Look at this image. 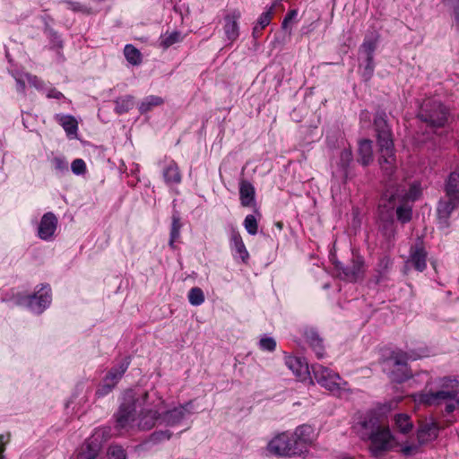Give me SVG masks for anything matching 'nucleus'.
Listing matches in <instances>:
<instances>
[{
  "mask_svg": "<svg viewBox=\"0 0 459 459\" xmlns=\"http://www.w3.org/2000/svg\"><path fill=\"white\" fill-rule=\"evenodd\" d=\"M419 117L431 127H442L447 122L448 111L441 102L429 99L422 103Z\"/></svg>",
  "mask_w": 459,
  "mask_h": 459,
  "instance_id": "8",
  "label": "nucleus"
},
{
  "mask_svg": "<svg viewBox=\"0 0 459 459\" xmlns=\"http://www.w3.org/2000/svg\"><path fill=\"white\" fill-rule=\"evenodd\" d=\"M297 15L298 12L296 10L290 11L282 22V28L287 29L289 24L297 17Z\"/></svg>",
  "mask_w": 459,
  "mask_h": 459,
  "instance_id": "47",
  "label": "nucleus"
},
{
  "mask_svg": "<svg viewBox=\"0 0 459 459\" xmlns=\"http://www.w3.org/2000/svg\"><path fill=\"white\" fill-rule=\"evenodd\" d=\"M394 428L402 434H407L413 429L411 417L406 413H397L394 417Z\"/></svg>",
  "mask_w": 459,
  "mask_h": 459,
  "instance_id": "27",
  "label": "nucleus"
},
{
  "mask_svg": "<svg viewBox=\"0 0 459 459\" xmlns=\"http://www.w3.org/2000/svg\"><path fill=\"white\" fill-rule=\"evenodd\" d=\"M244 228L250 235H255L258 231V221L257 218L254 214H248L246 216L244 222Z\"/></svg>",
  "mask_w": 459,
  "mask_h": 459,
  "instance_id": "37",
  "label": "nucleus"
},
{
  "mask_svg": "<svg viewBox=\"0 0 459 459\" xmlns=\"http://www.w3.org/2000/svg\"><path fill=\"white\" fill-rule=\"evenodd\" d=\"M281 3L278 0H275L273 4L267 8L265 12H264L258 18L256 24L254 27V33H257L264 30L267 25L270 24L273 10L276 8V6L280 5Z\"/></svg>",
  "mask_w": 459,
  "mask_h": 459,
  "instance_id": "26",
  "label": "nucleus"
},
{
  "mask_svg": "<svg viewBox=\"0 0 459 459\" xmlns=\"http://www.w3.org/2000/svg\"><path fill=\"white\" fill-rule=\"evenodd\" d=\"M368 450L374 456H381L400 446L396 437L387 426L375 427L368 436Z\"/></svg>",
  "mask_w": 459,
  "mask_h": 459,
  "instance_id": "6",
  "label": "nucleus"
},
{
  "mask_svg": "<svg viewBox=\"0 0 459 459\" xmlns=\"http://www.w3.org/2000/svg\"><path fill=\"white\" fill-rule=\"evenodd\" d=\"M163 104V99L160 96L150 95L144 98L139 105L141 113L151 111L153 108Z\"/></svg>",
  "mask_w": 459,
  "mask_h": 459,
  "instance_id": "31",
  "label": "nucleus"
},
{
  "mask_svg": "<svg viewBox=\"0 0 459 459\" xmlns=\"http://www.w3.org/2000/svg\"><path fill=\"white\" fill-rule=\"evenodd\" d=\"M266 451L268 454L276 456H296L290 432L284 431L272 437L267 443Z\"/></svg>",
  "mask_w": 459,
  "mask_h": 459,
  "instance_id": "11",
  "label": "nucleus"
},
{
  "mask_svg": "<svg viewBox=\"0 0 459 459\" xmlns=\"http://www.w3.org/2000/svg\"><path fill=\"white\" fill-rule=\"evenodd\" d=\"M310 345L318 358H322L324 356V347L322 341L318 338V336L315 335L312 337Z\"/></svg>",
  "mask_w": 459,
  "mask_h": 459,
  "instance_id": "43",
  "label": "nucleus"
},
{
  "mask_svg": "<svg viewBox=\"0 0 459 459\" xmlns=\"http://www.w3.org/2000/svg\"><path fill=\"white\" fill-rule=\"evenodd\" d=\"M454 16V26H455V28L459 30V5L455 6Z\"/></svg>",
  "mask_w": 459,
  "mask_h": 459,
  "instance_id": "51",
  "label": "nucleus"
},
{
  "mask_svg": "<svg viewBox=\"0 0 459 459\" xmlns=\"http://www.w3.org/2000/svg\"><path fill=\"white\" fill-rule=\"evenodd\" d=\"M285 364L300 381L308 378L309 368L305 359L289 355L285 357Z\"/></svg>",
  "mask_w": 459,
  "mask_h": 459,
  "instance_id": "17",
  "label": "nucleus"
},
{
  "mask_svg": "<svg viewBox=\"0 0 459 459\" xmlns=\"http://www.w3.org/2000/svg\"><path fill=\"white\" fill-rule=\"evenodd\" d=\"M14 78L17 82V91L20 92H24L26 83H29L38 90L44 91L48 98L61 99L63 97V94L55 88H45L43 82L31 74H15Z\"/></svg>",
  "mask_w": 459,
  "mask_h": 459,
  "instance_id": "14",
  "label": "nucleus"
},
{
  "mask_svg": "<svg viewBox=\"0 0 459 459\" xmlns=\"http://www.w3.org/2000/svg\"><path fill=\"white\" fill-rule=\"evenodd\" d=\"M427 355V351L424 350H420L419 352L396 351L385 361L384 368L385 370H390V377L393 381L402 383L410 377L407 361L419 359Z\"/></svg>",
  "mask_w": 459,
  "mask_h": 459,
  "instance_id": "5",
  "label": "nucleus"
},
{
  "mask_svg": "<svg viewBox=\"0 0 459 459\" xmlns=\"http://www.w3.org/2000/svg\"><path fill=\"white\" fill-rule=\"evenodd\" d=\"M374 124L380 152L379 164L383 172L391 176L396 169L391 130L383 116H377Z\"/></svg>",
  "mask_w": 459,
  "mask_h": 459,
  "instance_id": "3",
  "label": "nucleus"
},
{
  "mask_svg": "<svg viewBox=\"0 0 459 459\" xmlns=\"http://www.w3.org/2000/svg\"><path fill=\"white\" fill-rule=\"evenodd\" d=\"M401 451L405 455H412L418 452V446L405 444L401 446Z\"/></svg>",
  "mask_w": 459,
  "mask_h": 459,
  "instance_id": "46",
  "label": "nucleus"
},
{
  "mask_svg": "<svg viewBox=\"0 0 459 459\" xmlns=\"http://www.w3.org/2000/svg\"><path fill=\"white\" fill-rule=\"evenodd\" d=\"M363 268V261L358 257L350 268L342 269L343 278L350 281H355L361 278L364 272Z\"/></svg>",
  "mask_w": 459,
  "mask_h": 459,
  "instance_id": "25",
  "label": "nucleus"
},
{
  "mask_svg": "<svg viewBox=\"0 0 459 459\" xmlns=\"http://www.w3.org/2000/svg\"><path fill=\"white\" fill-rule=\"evenodd\" d=\"M71 169L75 175H83L86 172V164L82 159H75L71 164Z\"/></svg>",
  "mask_w": 459,
  "mask_h": 459,
  "instance_id": "42",
  "label": "nucleus"
},
{
  "mask_svg": "<svg viewBox=\"0 0 459 459\" xmlns=\"http://www.w3.org/2000/svg\"><path fill=\"white\" fill-rule=\"evenodd\" d=\"M58 220L53 212L45 213L38 226V237L45 241L52 240L56 230Z\"/></svg>",
  "mask_w": 459,
  "mask_h": 459,
  "instance_id": "16",
  "label": "nucleus"
},
{
  "mask_svg": "<svg viewBox=\"0 0 459 459\" xmlns=\"http://www.w3.org/2000/svg\"><path fill=\"white\" fill-rule=\"evenodd\" d=\"M230 244L234 258L239 259L243 264H247L249 253L238 231L232 230Z\"/></svg>",
  "mask_w": 459,
  "mask_h": 459,
  "instance_id": "18",
  "label": "nucleus"
},
{
  "mask_svg": "<svg viewBox=\"0 0 459 459\" xmlns=\"http://www.w3.org/2000/svg\"><path fill=\"white\" fill-rule=\"evenodd\" d=\"M171 437V433L168 430L166 431H160V432H155L152 434V438L155 440H165L169 439Z\"/></svg>",
  "mask_w": 459,
  "mask_h": 459,
  "instance_id": "50",
  "label": "nucleus"
},
{
  "mask_svg": "<svg viewBox=\"0 0 459 459\" xmlns=\"http://www.w3.org/2000/svg\"><path fill=\"white\" fill-rule=\"evenodd\" d=\"M445 3L455 6L459 5V0H444Z\"/></svg>",
  "mask_w": 459,
  "mask_h": 459,
  "instance_id": "53",
  "label": "nucleus"
},
{
  "mask_svg": "<svg viewBox=\"0 0 459 459\" xmlns=\"http://www.w3.org/2000/svg\"><path fill=\"white\" fill-rule=\"evenodd\" d=\"M437 435V428L434 423H425L418 430L417 437L420 444H424Z\"/></svg>",
  "mask_w": 459,
  "mask_h": 459,
  "instance_id": "29",
  "label": "nucleus"
},
{
  "mask_svg": "<svg viewBox=\"0 0 459 459\" xmlns=\"http://www.w3.org/2000/svg\"><path fill=\"white\" fill-rule=\"evenodd\" d=\"M147 395H148L147 393H144L143 394V399H145L147 397Z\"/></svg>",
  "mask_w": 459,
  "mask_h": 459,
  "instance_id": "55",
  "label": "nucleus"
},
{
  "mask_svg": "<svg viewBox=\"0 0 459 459\" xmlns=\"http://www.w3.org/2000/svg\"><path fill=\"white\" fill-rule=\"evenodd\" d=\"M20 303L31 312L40 314L51 303L50 288L47 285L41 286L33 295L22 298Z\"/></svg>",
  "mask_w": 459,
  "mask_h": 459,
  "instance_id": "12",
  "label": "nucleus"
},
{
  "mask_svg": "<svg viewBox=\"0 0 459 459\" xmlns=\"http://www.w3.org/2000/svg\"><path fill=\"white\" fill-rule=\"evenodd\" d=\"M420 195V185L414 182L408 188L405 186H400L394 193L387 191L385 196L388 198L392 208L396 207L397 220L402 223H406L411 221L412 214L410 203H413Z\"/></svg>",
  "mask_w": 459,
  "mask_h": 459,
  "instance_id": "4",
  "label": "nucleus"
},
{
  "mask_svg": "<svg viewBox=\"0 0 459 459\" xmlns=\"http://www.w3.org/2000/svg\"><path fill=\"white\" fill-rule=\"evenodd\" d=\"M126 59L133 65H138L142 62L141 52L133 45H126L124 48Z\"/></svg>",
  "mask_w": 459,
  "mask_h": 459,
  "instance_id": "33",
  "label": "nucleus"
},
{
  "mask_svg": "<svg viewBox=\"0 0 459 459\" xmlns=\"http://www.w3.org/2000/svg\"><path fill=\"white\" fill-rule=\"evenodd\" d=\"M259 347L265 351H273L276 348V342L272 337L264 336L259 341Z\"/></svg>",
  "mask_w": 459,
  "mask_h": 459,
  "instance_id": "40",
  "label": "nucleus"
},
{
  "mask_svg": "<svg viewBox=\"0 0 459 459\" xmlns=\"http://www.w3.org/2000/svg\"><path fill=\"white\" fill-rule=\"evenodd\" d=\"M393 226H394V221H391L390 222H388V224L386 225V229L385 230V234L387 236V237H392L394 236V229H393Z\"/></svg>",
  "mask_w": 459,
  "mask_h": 459,
  "instance_id": "52",
  "label": "nucleus"
},
{
  "mask_svg": "<svg viewBox=\"0 0 459 459\" xmlns=\"http://www.w3.org/2000/svg\"><path fill=\"white\" fill-rule=\"evenodd\" d=\"M407 264H411L416 270L422 272L427 265V252L425 249L420 246L411 247Z\"/></svg>",
  "mask_w": 459,
  "mask_h": 459,
  "instance_id": "21",
  "label": "nucleus"
},
{
  "mask_svg": "<svg viewBox=\"0 0 459 459\" xmlns=\"http://www.w3.org/2000/svg\"><path fill=\"white\" fill-rule=\"evenodd\" d=\"M446 192L447 196L453 198H459V173L454 172L449 176L448 181L446 186Z\"/></svg>",
  "mask_w": 459,
  "mask_h": 459,
  "instance_id": "32",
  "label": "nucleus"
},
{
  "mask_svg": "<svg viewBox=\"0 0 459 459\" xmlns=\"http://www.w3.org/2000/svg\"><path fill=\"white\" fill-rule=\"evenodd\" d=\"M239 199L244 207L255 206V190L250 182L242 180L239 183Z\"/></svg>",
  "mask_w": 459,
  "mask_h": 459,
  "instance_id": "20",
  "label": "nucleus"
},
{
  "mask_svg": "<svg viewBox=\"0 0 459 459\" xmlns=\"http://www.w3.org/2000/svg\"><path fill=\"white\" fill-rule=\"evenodd\" d=\"M4 450V446H0V459H4V456H3V452Z\"/></svg>",
  "mask_w": 459,
  "mask_h": 459,
  "instance_id": "54",
  "label": "nucleus"
},
{
  "mask_svg": "<svg viewBox=\"0 0 459 459\" xmlns=\"http://www.w3.org/2000/svg\"><path fill=\"white\" fill-rule=\"evenodd\" d=\"M156 407L160 411L161 424L169 427L179 425L187 415L192 413V402L170 408L162 398L159 397Z\"/></svg>",
  "mask_w": 459,
  "mask_h": 459,
  "instance_id": "9",
  "label": "nucleus"
},
{
  "mask_svg": "<svg viewBox=\"0 0 459 459\" xmlns=\"http://www.w3.org/2000/svg\"><path fill=\"white\" fill-rule=\"evenodd\" d=\"M188 300L193 306H200L203 304L204 302L203 290L198 287L192 288L188 293Z\"/></svg>",
  "mask_w": 459,
  "mask_h": 459,
  "instance_id": "36",
  "label": "nucleus"
},
{
  "mask_svg": "<svg viewBox=\"0 0 459 459\" xmlns=\"http://www.w3.org/2000/svg\"><path fill=\"white\" fill-rule=\"evenodd\" d=\"M108 459H126L125 450L119 446H111L108 452Z\"/></svg>",
  "mask_w": 459,
  "mask_h": 459,
  "instance_id": "41",
  "label": "nucleus"
},
{
  "mask_svg": "<svg viewBox=\"0 0 459 459\" xmlns=\"http://www.w3.org/2000/svg\"><path fill=\"white\" fill-rule=\"evenodd\" d=\"M359 162L363 166H368L373 160L372 141L363 139L359 142Z\"/></svg>",
  "mask_w": 459,
  "mask_h": 459,
  "instance_id": "24",
  "label": "nucleus"
},
{
  "mask_svg": "<svg viewBox=\"0 0 459 459\" xmlns=\"http://www.w3.org/2000/svg\"><path fill=\"white\" fill-rule=\"evenodd\" d=\"M138 398L132 390L126 392L124 402L115 415V428L121 433H133L138 430H150L161 424L160 411L156 403L152 408L143 409L136 413Z\"/></svg>",
  "mask_w": 459,
  "mask_h": 459,
  "instance_id": "1",
  "label": "nucleus"
},
{
  "mask_svg": "<svg viewBox=\"0 0 459 459\" xmlns=\"http://www.w3.org/2000/svg\"><path fill=\"white\" fill-rule=\"evenodd\" d=\"M239 18L240 12L237 10L228 13L224 18L225 23L223 29L226 38L230 43L234 42L238 38L239 30L238 22Z\"/></svg>",
  "mask_w": 459,
  "mask_h": 459,
  "instance_id": "19",
  "label": "nucleus"
},
{
  "mask_svg": "<svg viewBox=\"0 0 459 459\" xmlns=\"http://www.w3.org/2000/svg\"><path fill=\"white\" fill-rule=\"evenodd\" d=\"M163 178L168 185L179 184L182 177L178 166L175 162H170L163 170Z\"/></svg>",
  "mask_w": 459,
  "mask_h": 459,
  "instance_id": "28",
  "label": "nucleus"
},
{
  "mask_svg": "<svg viewBox=\"0 0 459 459\" xmlns=\"http://www.w3.org/2000/svg\"><path fill=\"white\" fill-rule=\"evenodd\" d=\"M363 115L368 116V113L364 112L361 114V116H363Z\"/></svg>",
  "mask_w": 459,
  "mask_h": 459,
  "instance_id": "56",
  "label": "nucleus"
},
{
  "mask_svg": "<svg viewBox=\"0 0 459 459\" xmlns=\"http://www.w3.org/2000/svg\"><path fill=\"white\" fill-rule=\"evenodd\" d=\"M436 391H422L411 395L413 402L419 405H439L441 403L452 399L459 394V380L454 377L437 378Z\"/></svg>",
  "mask_w": 459,
  "mask_h": 459,
  "instance_id": "2",
  "label": "nucleus"
},
{
  "mask_svg": "<svg viewBox=\"0 0 459 459\" xmlns=\"http://www.w3.org/2000/svg\"><path fill=\"white\" fill-rule=\"evenodd\" d=\"M182 40V36L178 31L166 32L160 36V44L162 48H168L175 43Z\"/></svg>",
  "mask_w": 459,
  "mask_h": 459,
  "instance_id": "34",
  "label": "nucleus"
},
{
  "mask_svg": "<svg viewBox=\"0 0 459 459\" xmlns=\"http://www.w3.org/2000/svg\"><path fill=\"white\" fill-rule=\"evenodd\" d=\"M129 364V360L125 359L118 365L112 368L100 385L97 390V394L100 396L108 394L119 382L125 372L127 370Z\"/></svg>",
  "mask_w": 459,
  "mask_h": 459,
  "instance_id": "13",
  "label": "nucleus"
},
{
  "mask_svg": "<svg viewBox=\"0 0 459 459\" xmlns=\"http://www.w3.org/2000/svg\"><path fill=\"white\" fill-rule=\"evenodd\" d=\"M374 68H375L374 56L366 57L365 71L368 77H370L372 75Z\"/></svg>",
  "mask_w": 459,
  "mask_h": 459,
  "instance_id": "49",
  "label": "nucleus"
},
{
  "mask_svg": "<svg viewBox=\"0 0 459 459\" xmlns=\"http://www.w3.org/2000/svg\"><path fill=\"white\" fill-rule=\"evenodd\" d=\"M68 4H69V8L74 11L86 13H90L89 8L87 6L81 4L80 3L69 2Z\"/></svg>",
  "mask_w": 459,
  "mask_h": 459,
  "instance_id": "48",
  "label": "nucleus"
},
{
  "mask_svg": "<svg viewBox=\"0 0 459 459\" xmlns=\"http://www.w3.org/2000/svg\"><path fill=\"white\" fill-rule=\"evenodd\" d=\"M290 436L296 456H304L307 454L308 447L316 439L317 434L312 426L303 424L290 432Z\"/></svg>",
  "mask_w": 459,
  "mask_h": 459,
  "instance_id": "10",
  "label": "nucleus"
},
{
  "mask_svg": "<svg viewBox=\"0 0 459 459\" xmlns=\"http://www.w3.org/2000/svg\"><path fill=\"white\" fill-rule=\"evenodd\" d=\"M104 432L96 430L79 448L77 459H96L102 446Z\"/></svg>",
  "mask_w": 459,
  "mask_h": 459,
  "instance_id": "15",
  "label": "nucleus"
},
{
  "mask_svg": "<svg viewBox=\"0 0 459 459\" xmlns=\"http://www.w3.org/2000/svg\"><path fill=\"white\" fill-rule=\"evenodd\" d=\"M445 409L447 413H451L456 409H459V395L457 394L455 397L448 399Z\"/></svg>",
  "mask_w": 459,
  "mask_h": 459,
  "instance_id": "45",
  "label": "nucleus"
},
{
  "mask_svg": "<svg viewBox=\"0 0 459 459\" xmlns=\"http://www.w3.org/2000/svg\"><path fill=\"white\" fill-rule=\"evenodd\" d=\"M312 369L315 379L322 387L327 389L334 395L340 397L347 396L350 391L348 384L337 373L322 365H315Z\"/></svg>",
  "mask_w": 459,
  "mask_h": 459,
  "instance_id": "7",
  "label": "nucleus"
},
{
  "mask_svg": "<svg viewBox=\"0 0 459 459\" xmlns=\"http://www.w3.org/2000/svg\"><path fill=\"white\" fill-rule=\"evenodd\" d=\"M134 98L132 96H125L116 100L115 109L117 113L123 114L133 108Z\"/></svg>",
  "mask_w": 459,
  "mask_h": 459,
  "instance_id": "35",
  "label": "nucleus"
},
{
  "mask_svg": "<svg viewBox=\"0 0 459 459\" xmlns=\"http://www.w3.org/2000/svg\"><path fill=\"white\" fill-rule=\"evenodd\" d=\"M341 165L342 168H346L352 160V152L349 149H344L341 152Z\"/></svg>",
  "mask_w": 459,
  "mask_h": 459,
  "instance_id": "44",
  "label": "nucleus"
},
{
  "mask_svg": "<svg viewBox=\"0 0 459 459\" xmlns=\"http://www.w3.org/2000/svg\"><path fill=\"white\" fill-rule=\"evenodd\" d=\"M459 208V198H453L446 195V198L439 202L437 214L440 220L446 221L454 211Z\"/></svg>",
  "mask_w": 459,
  "mask_h": 459,
  "instance_id": "22",
  "label": "nucleus"
},
{
  "mask_svg": "<svg viewBox=\"0 0 459 459\" xmlns=\"http://www.w3.org/2000/svg\"><path fill=\"white\" fill-rule=\"evenodd\" d=\"M57 122L63 126L68 136H74L78 130V124L75 118L69 115H57Z\"/></svg>",
  "mask_w": 459,
  "mask_h": 459,
  "instance_id": "30",
  "label": "nucleus"
},
{
  "mask_svg": "<svg viewBox=\"0 0 459 459\" xmlns=\"http://www.w3.org/2000/svg\"><path fill=\"white\" fill-rule=\"evenodd\" d=\"M180 222L179 219L177 217H173L172 224H171V230H170V239H169V246L171 248H175L174 243L178 239L180 236Z\"/></svg>",
  "mask_w": 459,
  "mask_h": 459,
  "instance_id": "39",
  "label": "nucleus"
},
{
  "mask_svg": "<svg viewBox=\"0 0 459 459\" xmlns=\"http://www.w3.org/2000/svg\"><path fill=\"white\" fill-rule=\"evenodd\" d=\"M51 166L58 174H63L68 171V162L62 156L54 157L51 160Z\"/></svg>",
  "mask_w": 459,
  "mask_h": 459,
  "instance_id": "38",
  "label": "nucleus"
},
{
  "mask_svg": "<svg viewBox=\"0 0 459 459\" xmlns=\"http://www.w3.org/2000/svg\"><path fill=\"white\" fill-rule=\"evenodd\" d=\"M379 39L380 35L377 32H372L367 35L359 48V52L366 57L374 56V52L377 49Z\"/></svg>",
  "mask_w": 459,
  "mask_h": 459,
  "instance_id": "23",
  "label": "nucleus"
}]
</instances>
